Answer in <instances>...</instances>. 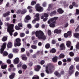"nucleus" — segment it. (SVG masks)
<instances>
[{
    "label": "nucleus",
    "instance_id": "obj_60",
    "mask_svg": "<svg viewBox=\"0 0 79 79\" xmlns=\"http://www.w3.org/2000/svg\"><path fill=\"white\" fill-rule=\"evenodd\" d=\"M47 19H48V18L45 17V18L43 19V21L44 22H45V21H47Z\"/></svg>",
    "mask_w": 79,
    "mask_h": 79
},
{
    "label": "nucleus",
    "instance_id": "obj_32",
    "mask_svg": "<svg viewBox=\"0 0 79 79\" xmlns=\"http://www.w3.org/2000/svg\"><path fill=\"white\" fill-rule=\"evenodd\" d=\"M22 59L23 60L26 61L27 60V57L26 56H23L22 57Z\"/></svg>",
    "mask_w": 79,
    "mask_h": 79
},
{
    "label": "nucleus",
    "instance_id": "obj_37",
    "mask_svg": "<svg viewBox=\"0 0 79 79\" xmlns=\"http://www.w3.org/2000/svg\"><path fill=\"white\" fill-rule=\"evenodd\" d=\"M31 47L33 49H36L37 48V46L35 45H32Z\"/></svg>",
    "mask_w": 79,
    "mask_h": 79
},
{
    "label": "nucleus",
    "instance_id": "obj_31",
    "mask_svg": "<svg viewBox=\"0 0 79 79\" xmlns=\"http://www.w3.org/2000/svg\"><path fill=\"white\" fill-rule=\"evenodd\" d=\"M59 58H64V55L63 54H60L59 55Z\"/></svg>",
    "mask_w": 79,
    "mask_h": 79
},
{
    "label": "nucleus",
    "instance_id": "obj_26",
    "mask_svg": "<svg viewBox=\"0 0 79 79\" xmlns=\"http://www.w3.org/2000/svg\"><path fill=\"white\" fill-rule=\"evenodd\" d=\"M45 47L46 49H48L50 47V44L49 43H47L45 45Z\"/></svg>",
    "mask_w": 79,
    "mask_h": 79
},
{
    "label": "nucleus",
    "instance_id": "obj_54",
    "mask_svg": "<svg viewBox=\"0 0 79 79\" xmlns=\"http://www.w3.org/2000/svg\"><path fill=\"white\" fill-rule=\"evenodd\" d=\"M79 31V25H78L77 28L75 29V32H78Z\"/></svg>",
    "mask_w": 79,
    "mask_h": 79
},
{
    "label": "nucleus",
    "instance_id": "obj_8",
    "mask_svg": "<svg viewBox=\"0 0 79 79\" xmlns=\"http://www.w3.org/2000/svg\"><path fill=\"white\" fill-rule=\"evenodd\" d=\"M27 12V10L25 9H23L22 10H19L17 11V13L18 14H21V15H24Z\"/></svg>",
    "mask_w": 79,
    "mask_h": 79
},
{
    "label": "nucleus",
    "instance_id": "obj_64",
    "mask_svg": "<svg viewBox=\"0 0 79 79\" xmlns=\"http://www.w3.org/2000/svg\"><path fill=\"white\" fill-rule=\"evenodd\" d=\"M40 75L42 77H44V76H45V74L43 73H41Z\"/></svg>",
    "mask_w": 79,
    "mask_h": 79
},
{
    "label": "nucleus",
    "instance_id": "obj_20",
    "mask_svg": "<svg viewBox=\"0 0 79 79\" xmlns=\"http://www.w3.org/2000/svg\"><path fill=\"white\" fill-rule=\"evenodd\" d=\"M55 24H56V23L52 22L50 24L49 26L50 27H55Z\"/></svg>",
    "mask_w": 79,
    "mask_h": 79
},
{
    "label": "nucleus",
    "instance_id": "obj_43",
    "mask_svg": "<svg viewBox=\"0 0 79 79\" xmlns=\"http://www.w3.org/2000/svg\"><path fill=\"white\" fill-rule=\"evenodd\" d=\"M52 43L53 45H55L56 44V40H53L52 41Z\"/></svg>",
    "mask_w": 79,
    "mask_h": 79
},
{
    "label": "nucleus",
    "instance_id": "obj_9",
    "mask_svg": "<svg viewBox=\"0 0 79 79\" xmlns=\"http://www.w3.org/2000/svg\"><path fill=\"white\" fill-rule=\"evenodd\" d=\"M58 19V17H55L54 18L50 19V20L51 22L56 23V21Z\"/></svg>",
    "mask_w": 79,
    "mask_h": 79
},
{
    "label": "nucleus",
    "instance_id": "obj_63",
    "mask_svg": "<svg viewBox=\"0 0 79 79\" xmlns=\"http://www.w3.org/2000/svg\"><path fill=\"white\" fill-rule=\"evenodd\" d=\"M35 19L36 21H39L40 20V18L39 17H37L35 18Z\"/></svg>",
    "mask_w": 79,
    "mask_h": 79
},
{
    "label": "nucleus",
    "instance_id": "obj_45",
    "mask_svg": "<svg viewBox=\"0 0 79 79\" xmlns=\"http://www.w3.org/2000/svg\"><path fill=\"white\" fill-rule=\"evenodd\" d=\"M44 17H45V18H48V14L46 13H45L44 14Z\"/></svg>",
    "mask_w": 79,
    "mask_h": 79
},
{
    "label": "nucleus",
    "instance_id": "obj_46",
    "mask_svg": "<svg viewBox=\"0 0 79 79\" xmlns=\"http://www.w3.org/2000/svg\"><path fill=\"white\" fill-rule=\"evenodd\" d=\"M42 6L43 7H46L47 6V3L45 2H44L42 4Z\"/></svg>",
    "mask_w": 79,
    "mask_h": 79
},
{
    "label": "nucleus",
    "instance_id": "obj_33",
    "mask_svg": "<svg viewBox=\"0 0 79 79\" xmlns=\"http://www.w3.org/2000/svg\"><path fill=\"white\" fill-rule=\"evenodd\" d=\"M22 67L23 69H26V68H27V65L24 64L22 66Z\"/></svg>",
    "mask_w": 79,
    "mask_h": 79
},
{
    "label": "nucleus",
    "instance_id": "obj_22",
    "mask_svg": "<svg viewBox=\"0 0 79 79\" xmlns=\"http://www.w3.org/2000/svg\"><path fill=\"white\" fill-rule=\"evenodd\" d=\"M54 74L55 76L57 77H59V75H60V73H59V72H58V71H55Z\"/></svg>",
    "mask_w": 79,
    "mask_h": 79
},
{
    "label": "nucleus",
    "instance_id": "obj_17",
    "mask_svg": "<svg viewBox=\"0 0 79 79\" xmlns=\"http://www.w3.org/2000/svg\"><path fill=\"white\" fill-rule=\"evenodd\" d=\"M15 73H13L12 74L9 76V77L10 79H13L15 78Z\"/></svg>",
    "mask_w": 79,
    "mask_h": 79
},
{
    "label": "nucleus",
    "instance_id": "obj_25",
    "mask_svg": "<svg viewBox=\"0 0 79 79\" xmlns=\"http://www.w3.org/2000/svg\"><path fill=\"white\" fill-rule=\"evenodd\" d=\"M56 50L55 48H52L50 51V52L52 53H56Z\"/></svg>",
    "mask_w": 79,
    "mask_h": 79
},
{
    "label": "nucleus",
    "instance_id": "obj_19",
    "mask_svg": "<svg viewBox=\"0 0 79 79\" xmlns=\"http://www.w3.org/2000/svg\"><path fill=\"white\" fill-rule=\"evenodd\" d=\"M57 11L60 14H62L64 13V11L62 9L60 8L58 9Z\"/></svg>",
    "mask_w": 79,
    "mask_h": 79
},
{
    "label": "nucleus",
    "instance_id": "obj_7",
    "mask_svg": "<svg viewBox=\"0 0 79 79\" xmlns=\"http://www.w3.org/2000/svg\"><path fill=\"white\" fill-rule=\"evenodd\" d=\"M73 68L74 65H72L70 66L69 69V74L71 75L74 73V69H73Z\"/></svg>",
    "mask_w": 79,
    "mask_h": 79
},
{
    "label": "nucleus",
    "instance_id": "obj_29",
    "mask_svg": "<svg viewBox=\"0 0 79 79\" xmlns=\"http://www.w3.org/2000/svg\"><path fill=\"white\" fill-rule=\"evenodd\" d=\"M8 58H10V59H11L13 58V55L12 54H9L8 56Z\"/></svg>",
    "mask_w": 79,
    "mask_h": 79
},
{
    "label": "nucleus",
    "instance_id": "obj_53",
    "mask_svg": "<svg viewBox=\"0 0 79 79\" xmlns=\"http://www.w3.org/2000/svg\"><path fill=\"white\" fill-rule=\"evenodd\" d=\"M21 52H25V48H22L21 49Z\"/></svg>",
    "mask_w": 79,
    "mask_h": 79
},
{
    "label": "nucleus",
    "instance_id": "obj_15",
    "mask_svg": "<svg viewBox=\"0 0 79 79\" xmlns=\"http://www.w3.org/2000/svg\"><path fill=\"white\" fill-rule=\"evenodd\" d=\"M14 62L15 64H18L19 62V58L17 57L15 58L14 60Z\"/></svg>",
    "mask_w": 79,
    "mask_h": 79
},
{
    "label": "nucleus",
    "instance_id": "obj_42",
    "mask_svg": "<svg viewBox=\"0 0 79 79\" xmlns=\"http://www.w3.org/2000/svg\"><path fill=\"white\" fill-rule=\"evenodd\" d=\"M35 4H36V2L35 1H33L31 2V5L32 6L33 5H35Z\"/></svg>",
    "mask_w": 79,
    "mask_h": 79
},
{
    "label": "nucleus",
    "instance_id": "obj_2",
    "mask_svg": "<svg viewBox=\"0 0 79 79\" xmlns=\"http://www.w3.org/2000/svg\"><path fill=\"white\" fill-rule=\"evenodd\" d=\"M7 32L9 33L10 35L11 36L13 35V33L14 32L13 29V27H14V25L13 24H9L8 23L7 24Z\"/></svg>",
    "mask_w": 79,
    "mask_h": 79
},
{
    "label": "nucleus",
    "instance_id": "obj_44",
    "mask_svg": "<svg viewBox=\"0 0 79 79\" xmlns=\"http://www.w3.org/2000/svg\"><path fill=\"white\" fill-rule=\"evenodd\" d=\"M76 48L77 50H79V43H78L76 45Z\"/></svg>",
    "mask_w": 79,
    "mask_h": 79
},
{
    "label": "nucleus",
    "instance_id": "obj_24",
    "mask_svg": "<svg viewBox=\"0 0 79 79\" xmlns=\"http://www.w3.org/2000/svg\"><path fill=\"white\" fill-rule=\"evenodd\" d=\"M7 39L8 37H7L4 36L2 39V42H6V41L7 40Z\"/></svg>",
    "mask_w": 79,
    "mask_h": 79
},
{
    "label": "nucleus",
    "instance_id": "obj_52",
    "mask_svg": "<svg viewBox=\"0 0 79 79\" xmlns=\"http://www.w3.org/2000/svg\"><path fill=\"white\" fill-rule=\"evenodd\" d=\"M79 72L78 71H76L75 73V76L76 77H77L78 76H79Z\"/></svg>",
    "mask_w": 79,
    "mask_h": 79
},
{
    "label": "nucleus",
    "instance_id": "obj_34",
    "mask_svg": "<svg viewBox=\"0 0 79 79\" xmlns=\"http://www.w3.org/2000/svg\"><path fill=\"white\" fill-rule=\"evenodd\" d=\"M69 55L70 56H74V53L73 52H71L69 53Z\"/></svg>",
    "mask_w": 79,
    "mask_h": 79
},
{
    "label": "nucleus",
    "instance_id": "obj_30",
    "mask_svg": "<svg viewBox=\"0 0 79 79\" xmlns=\"http://www.w3.org/2000/svg\"><path fill=\"white\" fill-rule=\"evenodd\" d=\"M75 15H79V10L77 9L76 10V13L75 14Z\"/></svg>",
    "mask_w": 79,
    "mask_h": 79
},
{
    "label": "nucleus",
    "instance_id": "obj_57",
    "mask_svg": "<svg viewBox=\"0 0 79 79\" xmlns=\"http://www.w3.org/2000/svg\"><path fill=\"white\" fill-rule=\"evenodd\" d=\"M36 56H37L35 54H34L32 55V58H36Z\"/></svg>",
    "mask_w": 79,
    "mask_h": 79
},
{
    "label": "nucleus",
    "instance_id": "obj_36",
    "mask_svg": "<svg viewBox=\"0 0 79 79\" xmlns=\"http://www.w3.org/2000/svg\"><path fill=\"white\" fill-rule=\"evenodd\" d=\"M74 60L76 61H77V62H79V57H77L74 58Z\"/></svg>",
    "mask_w": 79,
    "mask_h": 79
},
{
    "label": "nucleus",
    "instance_id": "obj_35",
    "mask_svg": "<svg viewBox=\"0 0 79 79\" xmlns=\"http://www.w3.org/2000/svg\"><path fill=\"white\" fill-rule=\"evenodd\" d=\"M27 26L28 29H31L32 28V25L30 24H27Z\"/></svg>",
    "mask_w": 79,
    "mask_h": 79
},
{
    "label": "nucleus",
    "instance_id": "obj_49",
    "mask_svg": "<svg viewBox=\"0 0 79 79\" xmlns=\"http://www.w3.org/2000/svg\"><path fill=\"white\" fill-rule=\"evenodd\" d=\"M32 79H39V77L38 76L36 77H33Z\"/></svg>",
    "mask_w": 79,
    "mask_h": 79
},
{
    "label": "nucleus",
    "instance_id": "obj_4",
    "mask_svg": "<svg viewBox=\"0 0 79 79\" xmlns=\"http://www.w3.org/2000/svg\"><path fill=\"white\" fill-rule=\"evenodd\" d=\"M54 68V65L52 64H49L48 66L46 67V72L48 74H49V71L48 69L50 72L52 73V69Z\"/></svg>",
    "mask_w": 79,
    "mask_h": 79
},
{
    "label": "nucleus",
    "instance_id": "obj_1",
    "mask_svg": "<svg viewBox=\"0 0 79 79\" xmlns=\"http://www.w3.org/2000/svg\"><path fill=\"white\" fill-rule=\"evenodd\" d=\"M36 37L39 39H42L44 40L46 39V36L44 35V33L43 31H36L35 32Z\"/></svg>",
    "mask_w": 79,
    "mask_h": 79
},
{
    "label": "nucleus",
    "instance_id": "obj_62",
    "mask_svg": "<svg viewBox=\"0 0 79 79\" xmlns=\"http://www.w3.org/2000/svg\"><path fill=\"white\" fill-rule=\"evenodd\" d=\"M58 65H61L62 64V62L60 61H59L58 62Z\"/></svg>",
    "mask_w": 79,
    "mask_h": 79
},
{
    "label": "nucleus",
    "instance_id": "obj_50",
    "mask_svg": "<svg viewBox=\"0 0 79 79\" xmlns=\"http://www.w3.org/2000/svg\"><path fill=\"white\" fill-rule=\"evenodd\" d=\"M6 62L7 63H8V64H11V60L10 59H8L7 60Z\"/></svg>",
    "mask_w": 79,
    "mask_h": 79
},
{
    "label": "nucleus",
    "instance_id": "obj_58",
    "mask_svg": "<svg viewBox=\"0 0 79 79\" xmlns=\"http://www.w3.org/2000/svg\"><path fill=\"white\" fill-rule=\"evenodd\" d=\"M18 26H19V27H23V24L21 23H19V24H18Z\"/></svg>",
    "mask_w": 79,
    "mask_h": 79
},
{
    "label": "nucleus",
    "instance_id": "obj_14",
    "mask_svg": "<svg viewBox=\"0 0 79 79\" xmlns=\"http://www.w3.org/2000/svg\"><path fill=\"white\" fill-rule=\"evenodd\" d=\"M60 48H61L60 49V50H65V48H66L65 46H64V44L63 43H62L61 44V45H60Z\"/></svg>",
    "mask_w": 79,
    "mask_h": 79
},
{
    "label": "nucleus",
    "instance_id": "obj_59",
    "mask_svg": "<svg viewBox=\"0 0 79 79\" xmlns=\"http://www.w3.org/2000/svg\"><path fill=\"white\" fill-rule=\"evenodd\" d=\"M69 25V24H68V23H66L64 25V27H67Z\"/></svg>",
    "mask_w": 79,
    "mask_h": 79
},
{
    "label": "nucleus",
    "instance_id": "obj_3",
    "mask_svg": "<svg viewBox=\"0 0 79 79\" xmlns=\"http://www.w3.org/2000/svg\"><path fill=\"white\" fill-rule=\"evenodd\" d=\"M6 43H3L2 45L1 46V48L0 49V53L1 54L3 53V56H7L8 55V52L6 51H4V50L6 48Z\"/></svg>",
    "mask_w": 79,
    "mask_h": 79
},
{
    "label": "nucleus",
    "instance_id": "obj_16",
    "mask_svg": "<svg viewBox=\"0 0 79 79\" xmlns=\"http://www.w3.org/2000/svg\"><path fill=\"white\" fill-rule=\"evenodd\" d=\"M10 13H11L9 11H8L7 12H6V13H5L3 15V17H6V16H8L9 15H10Z\"/></svg>",
    "mask_w": 79,
    "mask_h": 79
},
{
    "label": "nucleus",
    "instance_id": "obj_61",
    "mask_svg": "<svg viewBox=\"0 0 79 79\" xmlns=\"http://www.w3.org/2000/svg\"><path fill=\"white\" fill-rule=\"evenodd\" d=\"M64 37L67 38L68 37V35L67 33H65L64 34Z\"/></svg>",
    "mask_w": 79,
    "mask_h": 79
},
{
    "label": "nucleus",
    "instance_id": "obj_38",
    "mask_svg": "<svg viewBox=\"0 0 79 79\" xmlns=\"http://www.w3.org/2000/svg\"><path fill=\"white\" fill-rule=\"evenodd\" d=\"M6 67H7V65H4L1 66V68L3 69H6Z\"/></svg>",
    "mask_w": 79,
    "mask_h": 79
},
{
    "label": "nucleus",
    "instance_id": "obj_48",
    "mask_svg": "<svg viewBox=\"0 0 79 79\" xmlns=\"http://www.w3.org/2000/svg\"><path fill=\"white\" fill-rule=\"evenodd\" d=\"M18 49L17 48H14L13 50V51L14 52H15V53H17L18 52Z\"/></svg>",
    "mask_w": 79,
    "mask_h": 79
},
{
    "label": "nucleus",
    "instance_id": "obj_27",
    "mask_svg": "<svg viewBox=\"0 0 79 79\" xmlns=\"http://www.w3.org/2000/svg\"><path fill=\"white\" fill-rule=\"evenodd\" d=\"M66 45L68 47L70 48L71 45V42L70 41H68L66 44Z\"/></svg>",
    "mask_w": 79,
    "mask_h": 79
},
{
    "label": "nucleus",
    "instance_id": "obj_18",
    "mask_svg": "<svg viewBox=\"0 0 79 79\" xmlns=\"http://www.w3.org/2000/svg\"><path fill=\"white\" fill-rule=\"evenodd\" d=\"M60 73L59 74V77H61V75H64V74L65 72L63 70H61L60 72Z\"/></svg>",
    "mask_w": 79,
    "mask_h": 79
},
{
    "label": "nucleus",
    "instance_id": "obj_11",
    "mask_svg": "<svg viewBox=\"0 0 79 79\" xmlns=\"http://www.w3.org/2000/svg\"><path fill=\"white\" fill-rule=\"evenodd\" d=\"M58 56H55L52 58V61L53 63H56L58 61Z\"/></svg>",
    "mask_w": 79,
    "mask_h": 79
},
{
    "label": "nucleus",
    "instance_id": "obj_39",
    "mask_svg": "<svg viewBox=\"0 0 79 79\" xmlns=\"http://www.w3.org/2000/svg\"><path fill=\"white\" fill-rule=\"evenodd\" d=\"M48 35L50 36L52 35V31L50 30H48Z\"/></svg>",
    "mask_w": 79,
    "mask_h": 79
},
{
    "label": "nucleus",
    "instance_id": "obj_21",
    "mask_svg": "<svg viewBox=\"0 0 79 79\" xmlns=\"http://www.w3.org/2000/svg\"><path fill=\"white\" fill-rule=\"evenodd\" d=\"M40 68H41L40 66V65H38L36 66V68L35 69V70L36 71H39V70H40Z\"/></svg>",
    "mask_w": 79,
    "mask_h": 79
},
{
    "label": "nucleus",
    "instance_id": "obj_23",
    "mask_svg": "<svg viewBox=\"0 0 79 79\" xmlns=\"http://www.w3.org/2000/svg\"><path fill=\"white\" fill-rule=\"evenodd\" d=\"M56 14V10H54L50 13V15L52 16H53V15H55Z\"/></svg>",
    "mask_w": 79,
    "mask_h": 79
},
{
    "label": "nucleus",
    "instance_id": "obj_55",
    "mask_svg": "<svg viewBox=\"0 0 79 79\" xmlns=\"http://www.w3.org/2000/svg\"><path fill=\"white\" fill-rule=\"evenodd\" d=\"M15 29L16 30H19L20 29V27H19L18 26H16L15 27Z\"/></svg>",
    "mask_w": 79,
    "mask_h": 79
},
{
    "label": "nucleus",
    "instance_id": "obj_51",
    "mask_svg": "<svg viewBox=\"0 0 79 79\" xmlns=\"http://www.w3.org/2000/svg\"><path fill=\"white\" fill-rule=\"evenodd\" d=\"M67 34L68 35V36H70V35H71V32L70 31H68Z\"/></svg>",
    "mask_w": 79,
    "mask_h": 79
},
{
    "label": "nucleus",
    "instance_id": "obj_5",
    "mask_svg": "<svg viewBox=\"0 0 79 79\" xmlns=\"http://www.w3.org/2000/svg\"><path fill=\"white\" fill-rule=\"evenodd\" d=\"M40 6V4H36L35 6V9L36 11H38V12H42V11H44V8Z\"/></svg>",
    "mask_w": 79,
    "mask_h": 79
},
{
    "label": "nucleus",
    "instance_id": "obj_47",
    "mask_svg": "<svg viewBox=\"0 0 79 79\" xmlns=\"http://www.w3.org/2000/svg\"><path fill=\"white\" fill-rule=\"evenodd\" d=\"M45 60H42L41 61L40 64L41 65H43V64H44V63H45Z\"/></svg>",
    "mask_w": 79,
    "mask_h": 79
},
{
    "label": "nucleus",
    "instance_id": "obj_13",
    "mask_svg": "<svg viewBox=\"0 0 79 79\" xmlns=\"http://www.w3.org/2000/svg\"><path fill=\"white\" fill-rule=\"evenodd\" d=\"M54 33L58 34H60L61 32V29H55L54 31Z\"/></svg>",
    "mask_w": 79,
    "mask_h": 79
},
{
    "label": "nucleus",
    "instance_id": "obj_56",
    "mask_svg": "<svg viewBox=\"0 0 79 79\" xmlns=\"http://www.w3.org/2000/svg\"><path fill=\"white\" fill-rule=\"evenodd\" d=\"M52 5L51 4L49 5V7L48 9V11H50V8H52Z\"/></svg>",
    "mask_w": 79,
    "mask_h": 79
},
{
    "label": "nucleus",
    "instance_id": "obj_40",
    "mask_svg": "<svg viewBox=\"0 0 79 79\" xmlns=\"http://www.w3.org/2000/svg\"><path fill=\"white\" fill-rule=\"evenodd\" d=\"M20 35L21 37H24L25 36V34L24 33H20Z\"/></svg>",
    "mask_w": 79,
    "mask_h": 79
},
{
    "label": "nucleus",
    "instance_id": "obj_6",
    "mask_svg": "<svg viewBox=\"0 0 79 79\" xmlns=\"http://www.w3.org/2000/svg\"><path fill=\"white\" fill-rule=\"evenodd\" d=\"M21 46V39L19 38H17L16 39L14 43V46L15 47H19Z\"/></svg>",
    "mask_w": 79,
    "mask_h": 79
},
{
    "label": "nucleus",
    "instance_id": "obj_10",
    "mask_svg": "<svg viewBox=\"0 0 79 79\" xmlns=\"http://www.w3.org/2000/svg\"><path fill=\"white\" fill-rule=\"evenodd\" d=\"M25 19H24V22L25 23H27L29 22L28 20L31 19V16L29 15H27L26 16Z\"/></svg>",
    "mask_w": 79,
    "mask_h": 79
},
{
    "label": "nucleus",
    "instance_id": "obj_28",
    "mask_svg": "<svg viewBox=\"0 0 79 79\" xmlns=\"http://www.w3.org/2000/svg\"><path fill=\"white\" fill-rule=\"evenodd\" d=\"M74 35L76 38H77V39L79 38V33H75L74 34Z\"/></svg>",
    "mask_w": 79,
    "mask_h": 79
},
{
    "label": "nucleus",
    "instance_id": "obj_12",
    "mask_svg": "<svg viewBox=\"0 0 79 79\" xmlns=\"http://www.w3.org/2000/svg\"><path fill=\"white\" fill-rule=\"evenodd\" d=\"M13 47V44L11 42L8 43L7 44V47L8 48H11Z\"/></svg>",
    "mask_w": 79,
    "mask_h": 79
},
{
    "label": "nucleus",
    "instance_id": "obj_41",
    "mask_svg": "<svg viewBox=\"0 0 79 79\" xmlns=\"http://www.w3.org/2000/svg\"><path fill=\"white\" fill-rule=\"evenodd\" d=\"M22 64H23V63H22L21 62H20L19 64L17 65V67L20 68V67H21Z\"/></svg>",
    "mask_w": 79,
    "mask_h": 79
}]
</instances>
